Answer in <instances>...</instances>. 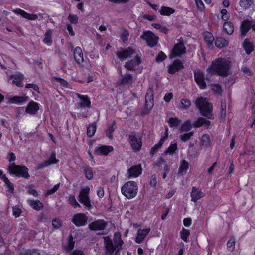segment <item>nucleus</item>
Segmentation results:
<instances>
[{"label": "nucleus", "instance_id": "nucleus-54", "mask_svg": "<svg viewBox=\"0 0 255 255\" xmlns=\"http://www.w3.org/2000/svg\"><path fill=\"white\" fill-rule=\"evenodd\" d=\"M221 18L224 21H227L230 17V14L228 12L227 10L225 9H223L220 12Z\"/></svg>", "mask_w": 255, "mask_h": 255}, {"label": "nucleus", "instance_id": "nucleus-9", "mask_svg": "<svg viewBox=\"0 0 255 255\" xmlns=\"http://www.w3.org/2000/svg\"><path fill=\"white\" fill-rule=\"evenodd\" d=\"M129 142L132 149L134 151L140 150L142 147L141 138L139 134L132 133L129 136Z\"/></svg>", "mask_w": 255, "mask_h": 255}, {"label": "nucleus", "instance_id": "nucleus-55", "mask_svg": "<svg viewBox=\"0 0 255 255\" xmlns=\"http://www.w3.org/2000/svg\"><path fill=\"white\" fill-rule=\"evenodd\" d=\"M68 19L71 23L76 24L78 22V17L75 14H70Z\"/></svg>", "mask_w": 255, "mask_h": 255}, {"label": "nucleus", "instance_id": "nucleus-50", "mask_svg": "<svg viewBox=\"0 0 255 255\" xmlns=\"http://www.w3.org/2000/svg\"><path fill=\"white\" fill-rule=\"evenodd\" d=\"M235 246V239L234 238H230L227 243V247L229 251L234 250Z\"/></svg>", "mask_w": 255, "mask_h": 255}, {"label": "nucleus", "instance_id": "nucleus-18", "mask_svg": "<svg viewBox=\"0 0 255 255\" xmlns=\"http://www.w3.org/2000/svg\"><path fill=\"white\" fill-rule=\"evenodd\" d=\"M251 27L255 31V21L252 24L248 20H245L242 22L241 25V35L242 37L245 36Z\"/></svg>", "mask_w": 255, "mask_h": 255}, {"label": "nucleus", "instance_id": "nucleus-17", "mask_svg": "<svg viewBox=\"0 0 255 255\" xmlns=\"http://www.w3.org/2000/svg\"><path fill=\"white\" fill-rule=\"evenodd\" d=\"M114 150L112 146L100 145L95 148V153L98 155L107 156L108 154Z\"/></svg>", "mask_w": 255, "mask_h": 255}, {"label": "nucleus", "instance_id": "nucleus-40", "mask_svg": "<svg viewBox=\"0 0 255 255\" xmlns=\"http://www.w3.org/2000/svg\"><path fill=\"white\" fill-rule=\"evenodd\" d=\"M168 123L171 128H176L181 124V121L176 117L168 119Z\"/></svg>", "mask_w": 255, "mask_h": 255}, {"label": "nucleus", "instance_id": "nucleus-33", "mask_svg": "<svg viewBox=\"0 0 255 255\" xmlns=\"http://www.w3.org/2000/svg\"><path fill=\"white\" fill-rule=\"evenodd\" d=\"M74 57L75 60L78 63H80L83 61V54L82 49L79 47H77L74 51Z\"/></svg>", "mask_w": 255, "mask_h": 255}, {"label": "nucleus", "instance_id": "nucleus-1", "mask_svg": "<svg viewBox=\"0 0 255 255\" xmlns=\"http://www.w3.org/2000/svg\"><path fill=\"white\" fill-rule=\"evenodd\" d=\"M117 57L122 61L125 60L132 56L133 59L126 62L125 67L128 70H135L138 69L141 63L140 55L134 51L131 48L128 47L127 49H122L116 52Z\"/></svg>", "mask_w": 255, "mask_h": 255}, {"label": "nucleus", "instance_id": "nucleus-12", "mask_svg": "<svg viewBox=\"0 0 255 255\" xmlns=\"http://www.w3.org/2000/svg\"><path fill=\"white\" fill-rule=\"evenodd\" d=\"M194 78L197 84L199 87L204 89L206 87V84L205 82L204 74L202 71L197 69L194 71Z\"/></svg>", "mask_w": 255, "mask_h": 255}, {"label": "nucleus", "instance_id": "nucleus-16", "mask_svg": "<svg viewBox=\"0 0 255 255\" xmlns=\"http://www.w3.org/2000/svg\"><path fill=\"white\" fill-rule=\"evenodd\" d=\"M8 78L9 80H12V83L17 86L19 87L23 86L24 76L22 73L16 72L15 74L11 75Z\"/></svg>", "mask_w": 255, "mask_h": 255}, {"label": "nucleus", "instance_id": "nucleus-49", "mask_svg": "<svg viewBox=\"0 0 255 255\" xmlns=\"http://www.w3.org/2000/svg\"><path fill=\"white\" fill-rule=\"evenodd\" d=\"M212 90L213 92L217 95H221L222 93V89L218 84H214L211 85Z\"/></svg>", "mask_w": 255, "mask_h": 255}, {"label": "nucleus", "instance_id": "nucleus-52", "mask_svg": "<svg viewBox=\"0 0 255 255\" xmlns=\"http://www.w3.org/2000/svg\"><path fill=\"white\" fill-rule=\"evenodd\" d=\"M86 177L88 180H91L93 176L92 169L91 167H87L84 170Z\"/></svg>", "mask_w": 255, "mask_h": 255}, {"label": "nucleus", "instance_id": "nucleus-3", "mask_svg": "<svg viewBox=\"0 0 255 255\" xmlns=\"http://www.w3.org/2000/svg\"><path fill=\"white\" fill-rule=\"evenodd\" d=\"M231 63L224 58H218L212 61V65L207 69V74L213 75L218 74L221 76H226L229 74Z\"/></svg>", "mask_w": 255, "mask_h": 255}, {"label": "nucleus", "instance_id": "nucleus-60", "mask_svg": "<svg viewBox=\"0 0 255 255\" xmlns=\"http://www.w3.org/2000/svg\"><path fill=\"white\" fill-rule=\"evenodd\" d=\"M59 186L60 184H57L55 185L53 188L47 190L46 192V195H49L54 193L58 189V188H59Z\"/></svg>", "mask_w": 255, "mask_h": 255}, {"label": "nucleus", "instance_id": "nucleus-35", "mask_svg": "<svg viewBox=\"0 0 255 255\" xmlns=\"http://www.w3.org/2000/svg\"><path fill=\"white\" fill-rule=\"evenodd\" d=\"M29 205L34 209L39 211L42 209L43 204L38 200H28Z\"/></svg>", "mask_w": 255, "mask_h": 255}, {"label": "nucleus", "instance_id": "nucleus-62", "mask_svg": "<svg viewBox=\"0 0 255 255\" xmlns=\"http://www.w3.org/2000/svg\"><path fill=\"white\" fill-rule=\"evenodd\" d=\"M128 36L129 33L127 30H124L123 31L121 34V38L122 39L123 42L125 43L128 40Z\"/></svg>", "mask_w": 255, "mask_h": 255}, {"label": "nucleus", "instance_id": "nucleus-45", "mask_svg": "<svg viewBox=\"0 0 255 255\" xmlns=\"http://www.w3.org/2000/svg\"><path fill=\"white\" fill-rule=\"evenodd\" d=\"M223 28L228 34H231L234 31V26L230 22H227L224 24Z\"/></svg>", "mask_w": 255, "mask_h": 255}, {"label": "nucleus", "instance_id": "nucleus-63", "mask_svg": "<svg viewBox=\"0 0 255 255\" xmlns=\"http://www.w3.org/2000/svg\"><path fill=\"white\" fill-rule=\"evenodd\" d=\"M197 8L200 10H203L205 6L202 0H195Z\"/></svg>", "mask_w": 255, "mask_h": 255}, {"label": "nucleus", "instance_id": "nucleus-53", "mask_svg": "<svg viewBox=\"0 0 255 255\" xmlns=\"http://www.w3.org/2000/svg\"><path fill=\"white\" fill-rule=\"evenodd\" d=\"M75 242L73 241V238L72 235H70L69 236L68 245L66 247V249L68 250H72L74 247Z\"/></svg>", "mask_w": 255, "mask_h": 255}, {"label": "nucleus", "instance_id": "nucleus-44", "mask_svg": "<svg viewBox=\"0 0 255 255\" xmlns=\"http://www.w3.org/2000/svg\"><path fill=\"white\" fill-rule=\"evenodd\" d=\"M193 132H184L181 133L179 138L182 142H186L193 135Z\"/></svg>", "mask_w": 255, "mask_h": 255}, {"label": "nucleus", "instance_id": "nucleus-22", "mask_svg": "<svg viewBox=\"0 0 255 255\" xmlns=\"http://www.w3.org/2000/svg\"><path fill=\"white\" fill-rule=\"evenodd\" d=\"M185 52L186 48L184 44L182 42H179L175 44L174 46L170 56H180Z\"/></svg>", "mask_w": 255, "mask_h": 255}, {"label": "nucleus", "instance_id": "nucleus-19", "mask_svg": "<svg viewBox=\"0 0 255 255\" xmlns=\"http://www.w3.org/2000/svg\"><path fill=\"white\" fill-rule=\"evenodd\" d=\"M134 82V78L132 75L129 73L121 75V78L119 80L120 85L128 86H131Z\"/></svg>", "mask_w": 255, "mask_h": 255}, {"label": "nucleus", "instance_id": "nucleus-59", "mask_svg": "<svg viewBox=\"0 0 255 255\" xmlns=\"http://www.w3.org/2000/svg\"><path fill=\"white\" fill-rule=\"evenodd\" d=\"M27 191L29 194L33 195L34 197H37L38 196V193L37 191L33 188V187L31 186H29L27 187Z\"/></svg>", "mask_w": 255, "mask_h": 255}, {"label": "nucleus", "instance_id": "nucleus-5", "mask_svg": "<svg viewBox=\"0 0 255 255\" xmlns=\"http://www.w3.org/2000/svg\"><path fill=\"white\" fill-rule=\"evenodd\" d=\"M195 104L200 111L202 115L206 116L209 119H213L212 105L208 99L202 97H198L195 101Z\"/></svg>", "mask_w": 255, "mask_h": 255}, {"label": "nucleus", "instance_id": "nucleus-30", "mask_svg": "<svg viewBox=\"0 0 255 255\" xmlns=\"http://www.w3.org/2000/svg\"><path fill=\"white\" fill-rule=\"evenodd\" d=\"M191 122L189 120H187L181 125L179 130L180 133H182L184 132H191Z\"/></svg>", "mask_w": 255, "mask_h": 255}, {"label": "nucleus", "instance_id": "nucleus-27", "mask_svg": "<svg viewBox=\"0 0 255 255\" xmlns=\"http://www.w3.org/2000/svg\"><path fill=\"white\" fill-rule=\"evenodd\" d=\"M40 105L37 102L34 101L30 102L26 109L25 111L26 113L30 114H35L37 111L39 110Z\"/></svg>", "mask_w": 255, "mask_h": 255}, {"label": "nucleus", "instance_id": "nucleus-61", "mask_svg": "<svg viewBox=\"0 0 255 255\" xmlns=\"http://www.w3.org/2000/svg\"><path fill=\"white\" fill-rule=\"evenodd\" d=\"M114 130L113 125L110 126L106 132V135L109 139H112V133Z\"/></svg>", "mask_w": 255, "mask_h": 255}, {"label": "nucleus", "instance_id": "nucleus-13", "mask_svg": "<svg viewBox=\"0 0 255 255\" xmlns=\"http://www.w3.org/2000/svg\"><path fill=\"white\" fill-rule=\"evenodd\" d=\"M88 217L84 213H77L72 218L73 223L76 226H83L87 224Z\"/></svg>", "mask_w": 255, "mask_h": 255}, {"label": "nucleus", "instance_id": "nucleus-20", "mask_svg": "<svg viewBox=\"0 0 255 255\" xmlns=\"http://www.w3.org/2000/svg\"><path fill=\"white\" fill-rule=\"evenodd\" d=\"M168 137V128L167 127H166L165 128V135L163 136H162L161 139L159 141V142L155 145H154V146L151 149L150 152L151 154L152 155H154L155 154L159 149L161 148L162 146L164 141L167 139Z\"/></svg>", "mask_w": 255, "mask_h": 255}, {"label": "nucleus", "instance_id": "nucleus-23", "mask_svg": "<svg viewBox=\"0 0 255 255\" xmlns=\"http://www.w3.org/2000/svg\"><path fill=\"white\" fill-rule=\"evenodd\" d=\"M153 93L151 89H148L145 96V106L147 109L150 110L153 106Z\"/></svg>", "mask_w": 255, "mask_h": 255}, {"label": "nucleus", "instance_id": "nucleus-10", "mask_svg": "<svg viewBox=\"0 0 255 255\" xmlns=\"http://www.w3.org/2000/svg\"><path fill=\"white\" fill-rule=\"evenodd\" d=\"M140 37L145 40L147 45L150 47L155 46L157 44L158 40V38L150 31L144 32Z\"/></svg>", "mask_w": 255, "mask_h": 255}, {"label": "nucleus", "instance_id": "nucleus-34", "mask_svg": "<svg viewBox=\"0 0 255 255\" xmlns=\"http://www.w3.org/2000/svg\"><path fill=\"white\" fill-rule=\"evenodd\" d=\"M210 122L209 120H206L205 118L202 117L198 118L193 123V125L195 127H199L201 126H205L208 127L210 126Z\"/></svg>", "mask_w": 255, "mask_h": 255}, {"label": "nucleus", "instance_id": "nucleus-58", "mask_svg": "<svg viewBox=\"0 0 255 255\" xmlns=\"http://www.w3.org/2000/svg\"><path fill=\"white\" fill-rule=\"evenodd\" d=\"M53 227L55 229H58L62 225V222L60 219H54L52 222Z\"/></svg>", "mask_w": 255, "mask_h": 255}, {"label": "nucleus", "instance_id": "nucleus-39", "mask_svg": "<svg viewBox=\"0 0 255 255\" xmlns=\"http://www.w3.org/2000/svg\"><path fill=\"white\" fill-rule=\"evenodd\" d=\"M159 12L162 15L170 16L175 12V10L169 7L162 6Z\"/></svg>", "mask_w": 255, "mask_h": 255}, {"label": "nucleus", "instance_id": "nucleus-26", "mask_svg": "<svg viewBox=\"0 0 255 255\" xmlns=\"http://www.w3.org/2000/svg\"><path fill=\"white\" fill-rule=\"evenodd\" d=\"M106 222L103 220H98L91 223L89 228L92 230H102L105 229Z\"/></svg>", "mask_w": 255, "mask_h": 255}, {"label": "nucleus", "instance_id": "nucleus-42", "mask_svg": "<svg viewBox=\"0 0 255 255\" xmlns=\"http://www.w3.org/2000/svg\"><path fill=\"white\" fill-rule=\"evenodd\" d=\"M243 46L246 53L247 54H250L253 50V46L252 43L250 42L249 39H246L243 42Z\"/></svg>", "mask_w": 255, "mask_h": 255}, {"label": "nucleus", "instance_id": "nucleus-31", "mask_svg": "<svg viewBox=\"0 0 255 255\" xmlns=\"http://www.w3.org/2000/svg\"><path fill=\"white\" fill-rule=\"evenodd\" d=\"M52 34L53 30L50 29H48L44 34L42 41L47 46H51L52 44Z\"/></svg>", "mask_w": 255, "mask_h": 255}, {"label": "nucleus", "instance_id": "nucleus-57", "mask_svg": "<svg viewBox=\"0 0 255 255\" xmlns=\"http://www.w3.org/2000/svg\"><path fill=\"white\" fill-rule=\"evenodd\" d=\"M166 58V55L162 51L159 53L157 57H156V61L157 62H162Z\"/></svg>", "mask_w": 255, "mask_h": 255}, {"label": "nucleus", "instance_id": "nucleus-32", "mask_svg": "<svg viewBox=\"0 0 255 255\" xmlns=\"http://www.w3.org/2000/svg\"><path fill=\"white\" fill-rule=\"evenodd\" d=\"M177 144L175 141H172L169 146L165 150L164 154L166 155H173L177 150Z\"/></svg>", "mask_w": 255, "mask_h": 255}, {"label": "nucleus", "instance_id": "nucleus-7", "mask_svg": "<svg viewBox=\"0 0 255 255\" xmlns=\"http://www.w3.org/2000/svg\"><path fill=\"white\" fill-rule=\"evenodd\" d=\"M9 172L19 177L27 179L30 177L28 169L26 166H20L14 164H10L9 166Z\"/></svg>", "mask_w": 255, "mask_h": 255}, {"label": "nucleus", "instance_id": "nucleus-25", "mask_svg": "<svg viewBox=\"0 0 255 255\" xmlns=\"http://www.w3.org/2000/svg\"><path fill=\"white\" fill-rule=\"evenodd\" d=\"M190 196L191 201L195 203L200 198L203 197L205 196V193L199 189L193 187L190 193Z\"/></svg>", "mask_w": 255, "mask_h": 255}, {"label": "nucleus", "instance_id": "nucleus-14", "mask_svg": "<svg viewBox=\"0 0 255 255\" xmlns=\"http://www.w3.org/2000/svg\"><path fill=\"white\" fill-rule=\"evenodd\" d=\"M28 97L26 96H6L5 99L8 104H19L28 100Z\"/></svg>", "mask_w": 255, "mask_h": 255}, {"label": "nucleus", "instance_id": "nucleus-48", "mask_svg": "<svg viewBox=\"0 0 255 255\" xmlns=\"http://www.w3.org/2000/svg\"><path fill=\"white\" fill-rule=\"evenodd\" d=\"M2 180L4 182L5 184L8 188V191L10 193H13L14 191V186L13 184H12L9 179L6 177V176H3Z\"/></svg>", "mask_w": 255, "mask_h": 255}, {"label": "nucleus", "instance_id": "nucleus-24", "mask_svg": "<svg viewBox=\"0 0 255 255\" xmlns=\"http://www.w3.org/2000/svg\"><path fill=\"white\" fill-rule=\"evenodd\" d=\"M129 178H135L138 177L142 173V168L140 164L131 166L128 170Z\"/></svg>", "mask_w": 255, "mask_h": 255}, {"label": "nucleus", "instance_id": "nucleus-2", "mask_svg": "<svg viewBox=\"0 0 255 255\" xmlns=\"http://www.w3.org/2000/svg\"><path fill=\"white\" fill-rule=\"evenodd\" d=\"M103 239L105 255H120L124 242L119 233L114 234V242L109 236H105Z\"/></svg>", "mask_w": 255, "mask_h": 255}, {"label": "nucleus", "instance_id": "nucleus-21", "mask_svg": "<svg viewBox=\"0 0 255 255\" xmlns=\"http://www.w3.org/2000/svg\"><path fill=\"white\" fill-rule=\"evenodd\" d=\"M13 11L17 15L21 16L23 18L30 20H35L38 18V15L36 14H30L23 10L18 8L14 9Z\"/></svg>", "mask_w": 255, "mask_h": 255}, {"label": "nucleus", "instance_id": "nucleus-8", "mask_svg": "<svg viewBox=\"0 0 255 255\" xmlns=\"http://www.w3.org/2000/svg\"><path fill=\"white\" fill-rule=\"evenodd\" d=\"M89 187H84L81 190L78 196L79 202L85 206V208L88 210L91 208V200L89 195Z\"/></svg>", "mask_w": 255, "mask_h": 255}, {"label": "nucleus", "instance_id": "nucleus-51", "mask_svg": "<svg viewBox=\"0 0 255 255\" xmlns=\"http://www.w3.org/2000/svg\"><path fill=\"white\" fill-rule=\"evenodd\" d=\"M69 203L72 205L74 207H80V205L77 202L75 197L74 196L71 195L68 198Z\"/></svg>", "mask_w": 255, "mask_h": 255}, {"label": "nucleus", "instance_id": "nucleus-11", "mask_svg": "<svg viewBox=\"0 0 255 255\" xmlns=\"http://www.w3.org/2000/svg\"><path fill=\"white\" fill-rule=\"evenodd\" d=\"M59 162V160L56 158V153L53 152L50 157L46 160L37 164L36 168L37 170H40L48 167L52 164H55Z\"/></svg>", "mask_w": 255, "mask_h": 255}, {"label": "nucleus", "instance_id": "nucleus-41", "mask_svg": "<svg viewBox=\"0 0 255 255\" xmlns=\"http://www.w3.org/2000/svg\"><path fill=\"white\" fill-rule=\"evenodd\" d=\"M204 40L209 47H211L213 45V42L215 41V39L211 33L209 32H205Z\"/></svg>", "mask_w": 255, "mask_h": 255}, {"label": "nucleus", "instance_id": "nucleus-15", "mask_svg": "<svg viewBox=\"0 0 255 255\" xmlns=\"http://www.w3.org/2000/svg\"><path fill=\"white\" fill-rule=\"evenodd\" d=\"M150 231V228H139L137 231L136 236L135 238V242L137 244L142 243Z\"/></svg>", "mask_w": 255, "mask_h": 255}, {"label": "nucleus", "instance_id": "nucleus-36", "mask_svg": "<svg viewBox=\"0 0 255 255\" xmlns=\"http://www.w3.org/2000/svg\"><path fill=\"white\" fill-rule=\"evenodd\" d=\"M215 44L217 48H222L228 45L229 41L222 37H218L215 41Z\"/></svg>", "mask_w": 255, "mask_h": 255}, {"label": "nucleus", "instance_id": "nucleus-43", "mask_svg": "<svg viewBox=\"0 0 255 255\" xmlns=\"http://www.w3.org/2000/svg\"><path fill=\"white\" fill-rule=\"evenodd\" d=\"M191 105V102L188 99H182L179 105V108L184 110L187 109Z\"/></svg>", "mask_w": 255, "mask_h": 255}, {"label": "nucleus", "instance_id": "nucleus-29", "mask_svg": "<svg viewBox=\"0 0 255 255\" xmlns=\"http://www.w3.org/2000/svg\"><path fill=\"white\" fill-rule=\"evenodd\" d=\"M189 169V163L185 160H182L180 163L179 167L178 170L177 174L180 176L185 175Z\"/></svg>", "mask_w": 255, "mask_h": 255}, {"label": "nucleus", "instance_id": "nucleus-28", "mask_svg": "<svg viewBox=\"0 0 255 255\" xmlns=\"http://www.w3.org/2000/svg\"><path fill=\"white\" fill-rule=\"evenodd\" d=\"M183 64L179 60H176L173 62L172 64L169 66L168 72L170 74H174L182 68Z\"/></svg>", "mask_w": 255, "mask_h": 255}, {"label": "nucleus", "instance_id": "nucleus-6", "mask_svg": "<svg viewBox=\"0 0 255 255\" xmlns=\"http://www.w3.org/2000/svg\"><path fill=\"white\" fill-rule=\"evenodd\" d=\"M138 187L135 182L128 181L121 188L122 194L128 199L134 198L137 193Z\"/></svg>", "mask_w": 255, "mask_h": 255}, {"label": "nucleus", "instance_id": "nucleus-38", "mask_svg": "<svg viewBox=\"0 0 255 255\" xmlns=\"http://www.w3.org/2000/svg\"><path fill=\"white\" fill-rule=\"evenodd\" d=\"M200 142L201 145L203 148H206L211 146L210 137L208 134L203 135L201 139Z\"/></svg>", "mask_w": 255, "mask_h": 255}, {"label": "nucleus", "instance_id": "nucleus-37", "mask_svg": "<svg viewBox=\"0 0 255 255\" xmlns=\"http://www.w3.org/2000/svg\"><path fill=\"white\" fill-rule=\"evenodd\" d=\"M254 0H240L239 5L243 10H246L254 5Z\"/></svg>", "mask_w": 255, "mask_h": 255}, {"label": "nucleus", "instance_id": "nucleus-56", "mask_svg": "<svg viewBox=\"0 0 255 255\" xmlns=\"http://www.w3.org/2000/svg\"><path fill=\"white\" fill-rule=\"evenodd\" d=\"M20 255H40L38 251L35 250H28L20 254Z\"/></svg>", "mask_w": 255, "mask_h": 255}, {"label": "nucleus", "instance_id": "nucleus-4", "mask_svg": "<svg viewBox=\"0 0 255 255\" xmlns=\"http://www.w3.org/2000/svg\"><path fill=\"white\" fill-rule=\"evenodd\" d=\"M75 96L79 99V101L76 104L77 109L80 110L78 116L86 118L89 109L91 107L90 99L87 95L76 93Z\"/></svg>", "mask_w": 255, "mask_h": 255}, {"label": "nucleus", "instance_id": "nucleus-46", "mask_svg": "<svg viewBox=\"0 0 255 255\" xmlns=\"http://www.w3.org/2000/svg\"><path fill=\"white\" fill-rule=\"evenodd\" d=\"M96 130V125L92 123L90 124L87 128V135L89 137H92Z\"/></svg>", "mask_w": 255, "mask_h": 255}, {"label": "nucleus", "instance_id": "nucleus-64", "mask_svg": "<svg viewBox=\"0 0 255 255\" xmlns=\"http://www.w3.org/2000/svg\"><path fill=\"white\" fill-rule=\"evenodd\" d=\"M57 81L64 88L68 87V83L64 79L61 78H56Z\"/></svg>", "mask_w": 255, "mask_h": 255}, {"label": "nucleus", "instance_id": "nucleus-47", "mask_svg": "<svg viewBox=\"0 0 255 255\" xmlns=\"http://www.w3.org/2000/svg\"><path fill=\"white\" fill-rule=\"evenodd\" d=\"M190 235V231L188 229L183 228L180 232V237L185 242L188 241V237Z\"/></svg>", "mask_w": 255, "mask_h": 255}]
</instances>
